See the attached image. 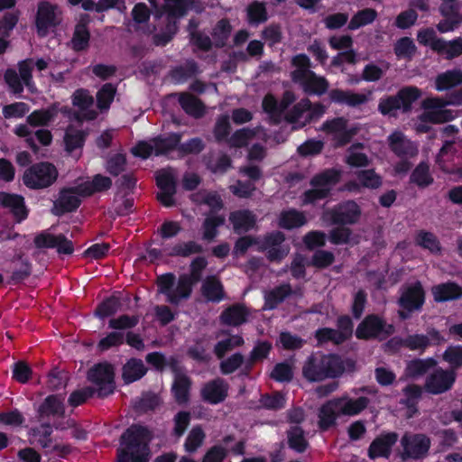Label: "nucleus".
Masks as SVG:
<instances>
[{
    "label": "nucleus",
    "mask_w": 462,
    "mask_h": 462,
    "mask_svg": "<svg viewBox=\"0 0 462 462\" xmlns=\"http://www.w3.org/2000/svg\"><path fill=\"white\" fill-rule=\"evenodd\" d=\"M352 365L350 360H343L336 355L315 353L304 362L302 374L309 382H320L340 376Z\"/></svg>",
    "instance_id": "1"
},
{
    "label": "nucleus",
    "mask_w": 462,
    "mask_h": 462,
    "mask_svg": "<svg viewBox=\"0 0 462 462\" xmlns=\"http://www.w3.org/2000/svg\"><path fill=\"white\" fill-rule=\"evenodd\" d=\"M369 400L361 396L351 398L347 394L334 398L324 403L319 410V426L326 430L336 424L340 416H356L363 411L368 405Z\"/></svg>",
    "instance_id": "2"
},
{
    "label": "nucleus",
    "mask_w": 462,
    "mask_h": 462,
    "mask_svg": "<svg viewBox=\"0 0 462 462\" xmlns=\"http://www.w3.org/2000/svg\"><path fill=\"white\" fill-rule=\"evenodd\" d=\"M151 440L149 430L142 426L130 427L121 437L117 462H148Z\"/></svg>",
    "instance_id": "3"
},
{
    "label": "nucleus",
    "mask_w": 462,
    "mask_h": 462,
    "mask_svg": "<svg viewBox=\"0 0 462 462\" xmlns=\"http://www.w3.org/2000/svg\"><path fill=\"white\" fill-rule=\"evenodd\" d=\"M194 0H149L155 12L160 15L167 14V24L163 32L153 35L156 45H165L177 32L174 18L183 16Z\"/></svg>",
    "instance_id": "4"
},
{
    "label": "nucleus",
    "mask_w": 462,
    "mask_h": 462,
    "mask_svg": "<svg viewBox=\"0 0 462 462\" xmlns=\"http://www.w3.org/2000/svg\"><path fill=\"white\" fill-rule=\"evenodd\" d=\"M336 148L343 147L360 131L357 124L350 122L345 116H336L327 119L319 127Z\"/></svg>",
    "instance_id": "5"
},
{
    "label": "nucleus",
    "mask_w": 462,
    "mask_h": 462,
    "mask_svg": "<svg viewBox=\"0 0 462 462\" xmlns=\"http://www.w3.org/2000/svg\"><path fill=\"white\" fill-rule=\"evenodd\" d=\"M157 284L159 292L164 294L171 304H178L180 300L188 299L193 286L187 274L180 276L176 282L175 276L171 273L160 276Z\"/></svg>",
    "instance_id": "6"
},
{
    "label": "nucleus",
    "mask_w": 462,
    "mask_h": 462,
    "mask_svg": "<svg viewBox=\"0 0 462 462\" xmlns=\"http://www.w3.org/2000/svg\"><path fill=\"white\" fill-rule=\"evenodd\" d=\"M420 95V90L416 87L404 88L396 96L381 98L378 104V110L383 116H393L400 109L407 112Z\"/></svg>",
    "instance_id": "7"
},
{
    "label": "nucleus",
    "mask_w": 462,
    "mask_h": 462,
    "mask_svg": "<svg viewBox=\"0 0 462 462\" xmlns=\"http://www.w3.org/2000/svg\"><path fill=\"white\" fill-rule=\"evenodd\" d=\"M341 171L337 169H328L315 175L311 180L313 188L304 193L303 203H312L324 199L332 187L339 181Z\"/></svg>",
    "instance_id": "8"
},
{
    "label": "nucleus",
    "mask_w": 462,
    "mask_h": 462,
    "mask_svg": "<svg viewBox=\"0 0 462 462\" xmlns=\"http://www.w3.org/2000/svg\"><path fill=\"white\" fill-rule=\"evenodd\" d=\"M57 177L58 171L54 165L49 162H40L24 171L23 181L30 189H44L51 186Z\"/></svg>",
    "instance_id": "9"
},
{
    "label": "nucleus",
    "mask_w": 462,
    "mask_h": 462,
    "mask_svg": "<svg viewBox=\"0 0 462 462\" xmlns=\"http://www.w3.org/2000/svg\"><path fill=\"white\" fill-rule=\"evenodd\" d=\"M449 106L448 98L428 97L422 101L425 112L420 116V120L433 124H442L452 121L457 116V112L446 109Z\"/></svg>",
    "instance_id": "10"
},
{
    "label": "nucleus",
    "mask_w": 462,
    "mask_h": 462,
    "mask_svg": "<svg viewBox=\"0 0 462 462\" xmlns=\"http://www.w3.org/2000/svg\"><path fill=\"white\" fill-rule=\"evenodd\" d=\"M61 21L62 13L58 5L46 1L38 4L35 24L39 36H46Z\"/></svg>",
    "instance_id": "11"
},
{
    "label": "nucleus",
    "mask_w": 462,
    "mask_h": 462,
    "mask_svg": "<svg viewBox=\"0 0 462 462\" xmlns=\"http://www.w3.org/2000/svg\"><path fill=\"white\" fill-rule=\"evenodd\" d=\"M180 141V135L172 134L166 138H154L148 142H140L132 149L134 155L143 159L152 154L160 155L173 149Z\"/></svg>",
    "instance_id": "12"
},
{
    "label": "nucleus",
    "mask_w": 462,
    "mask_h": 462,
    "mask_svg": "<svg viewBox=\"0 0 462 462\" xmlns=\"http://www.w3.org/2000/svg\"><path fill=\"white\" fill-rule=\"evenodd\" d=\"M89 382L94 385L92 389L98 396L104 397L114 392V369L109 364H98L91 368L88 374Z\"/></svg>",
    "instance_id": "13"
},
{
    "label": "nucleus",
    "mask_w": 462,
    "mask_h": 462,
    "mask_svg": "<svg viewBox=\"0 0 462 462\" xmlns=\"http://www.w3.org/2000/svg\"><path fill=\"white\" fill-rule=\"evenodd\" d=\"M326 113V106L320 103L311 104L308 98L297 103L287 114L289 122L299 124L300 126L306 123L319 119Z\"/></svg>",
    "instance_id": "14"
},
{
    "label": "nucleus",
    "mask_w": 462,
    "mask_h": 462,
    "mask_svg": "<svg viewBox=\"0 0 462 462\" xmlns=\"http://www.w3.org/2000/svg\"><path fill=\"white\" fill-rule=\"evenodd\" d=\"M424 303V291L420 282H415L402 289L399 299L401 310L399 315L402 319L410 317L414 310H420Z\"/></svg>",
    "instance_id": "15"
},
{
    "label": "nucleus",
    "mask_w": 462,
    "mask_h": 462,
    "mask_svg": "<svg viewBox=\"0 0 462 462\" xmlns=\"http://www.w3.org/2000/svg\"><path fill=\"white\" fill-rule=\"evenodd\" d=\"M393 332L392 325L386 324L375 315L367 316L357 327L356 335L358 338H384Z\"/></svg>",
    "instance_id": "16"
},
{
    "label": "nucleus",
    "mask_w": 462,
    "mask_h": 462,
    "mask_svg": "<svg viewBox=\"0 0 462 462\" xmlns=\"http://www.w3.org/2000/svg\"><path fill=\"white\" fill-rule=\"evenodd\" d=\"M292 80L299 83L303 90L310 94L321 96L328 91L329 84L328 80L321 76H318L313 71L294 70L291 73Z\"/></svg>",
    "instance_id": "17"
},
{
    "label": "nucleus",
    "mask_w": 462,
    "mask_h": 462,
    "mask_svg": "<svg viewBox=\"0 0 462 462\" xmlns=\"http://www.w3.org/2000/svg\"><path fill=\"white\" fill-rule=\"evenodd\" d=\"M157 185L160 192L157 198L165 207L173 205V195L176 192V173L172 169H165L157 172Z\"/></svg>",
    "instance_id": "18"
},
{
    "label": "nucleus",
    "mask_w": 462,
    "mask_h": 462,
    "mask_svg": "<svg viewBox=\"0 0 462 462\" xmlns=\"http://www.w3.org/2000/svg\"><path fill=\"white\" fill-rule=\"evenodd\" d=\"M403 455L408 457L420 458L425 456L430 448V440L423 434L406 433L401 440Z\"/></svg>",
    "instance_id": "19"
},
{
    "label": "nucleus",
    "mask_w": 462,
    "mask_h": 462,
    "mask_svg": "<svg viewBox=\"0 0 462 462\" xmlns=\"http://www.w3.org/2000/svg\"><path fill=\"white\" fill-rule=\"evenodd\" d=\"M361 216L359 206L352 200L339 204L333 209L326 212V217H329L335 224H355Z\"/></svg>",
    "instance_id": "20"
},
{
    "label": "nucleus",
    "mask_w": 462,
    "mask_h": 462,
    "mask_svg": "<svg viewBox=\"0 0 462 462\" xmlns=\"http://www.w3.org/2000/svg\"><path fill=\"white\" fill-rule=\"evenodd\" d=\"M456 380L454 371L435 370L428 376L425 383V389L432 394H439L449 390Z\"/></svg>",
    "instance_id": "21"
},
{
    "label": "nucleus",
    "mask_w": 462,
    "mask_h": 462,
    "mask_svg": "<svg viewBox=\"0 0 462 462\" xmlns=\"http://www.w3.org/2000/svg\"><path fill=\"white\" fill-rule=\"evenodd\" d=\"M229 385L222 378H216L206 383L201 390V398L210 403L217 404L226 400L228 395Z\"/></svg>",
    "instance_id": "22"
},
{
    "label": "nucleus",
    "mask_w": 462,
    "mask_h": 462,
    "mask_svg": "<svg viewBox=\"0 0 462 462\" xmlns=\"http://www.w3.org/2000/svg\"><path fill=\"white\" fill-rule=\"evenodd\" d=\"M34 244L39 248H56L59 254H70L73 253L72 243L63 235H52L43 232L34 239Z\"/></svg>",
    "instance_id": "23"
},
{
    "label": "nucleus",
    "mask_w": 462,
    "mask_h": 462,
    "mask_svg": "<svg viewBox=\"0 0 462 462\" xmlns=\"http://www.w3.org/2000/svg\"><path fill=\"white\" fill-rule=\"evenodd\" d=\"M388 144L391 151L402 158H411L418 153V145L400 131H395L388 136Z\"/></svg>",
    "instance_id": "24"
},
{
    "label": "nucleus",
    "mask_w": 462,
    "mask_h": 462,
    "mask_svg": "<svg viewBox=\"0 0 462 462\" xmlns=\"http://www.w3.org/2000/svg\"><path fill=\"white\" fill-rule=\"evenodd\" d=\"M430 340L439 342L442 338L438 331L432 329L428 332V336L419 334L410 335L403 339L393 338L389 342V344H395L398 346H405L411 350L423 351L430 346Z\"/></svg>",
    "instance_id": "25"
},
{
    "label": "nucleus",
    "mask_w": 462,
    "mask_h": 462,
    "mask_svg": "<svg viewBox=\"0 0 462 462\" xmlns=\"http://www.w3.org/2000/svg\"><path fill=\"white\" fill-rule=\"evenodd\" d=\"M79 185L75 188L65 189L60 191L59 198L54 202L53 213L61 215L75 210L80 204Z\"/></svg>",
    "instance_id": "26"
},
{
    "label": "nucleus",
    "mask_w": 462,
    "mask_h": 462,
    "mask_svg": "<svg viewBox=\"0 0 462 462\" xmlns=\"http://www.w3.org/2000/svg\"><path fill=\"white\" fill-rule=\"evenodd\" d=\"M266 142L268 139L267 133L261 126L254 128H243L236 131L228 139V143L231 147H244L254 139Z\"/></svg>",
    "instance_id": "27"
},
{
    "label": "nucleus",
    "mask_w": 462,
    "mask_h": 462,
    "mask_svg": "<svg viewBox=\"0 0 462 462\" xmlns=\"http://www.w3.org/2000/svg\"><path fill=\"white\" fill-rule=\"evenodd\" d=\"M283 241L284 236L280 231L273 232L264 238L263 246L264 250H267L270 260L280 261L288 254L290 249L287 245H282Z\"/></svg>",
    "instance_id": "28"
},
{
    "label": "nucleus",
    "mask_w": 462,
    "mask_h": 462,
    "mask_svg": "<svg viewBox=\"0 0 462 462\" xmlns=\"http://www.w3.org/2000/svg\"><path fill=\"white\" fill-rule=\"evenodd\" d=\"M72 103L79 109V117L85 120H92L97 117L94 108V100L88 91L78 89L73 94Z\"/></svg>",
    "instance_id": "29"
},
{
    "label": "nucleus",
    "mask_w": 462,
    "mask_h": 462,
    "mask_svg": "<svg viewBox=\"0 0 462 462\" xmlns=\"http://www.w3.org/2000/svg\"><path fill=\"white\" fill-rule=\"evenodd\" d=\"M328 96L332 102L346 105L352 107L361 106L366 103L369 99V94L356 93L350 90H343L339 88L332 89L328 93Z\"/></svg>",
    "instance_id": "30"
},
{
    "label": "nucleus",
    "mask_w": 462,
    "mask_h": 462,
    "mask_svg": "<svg viewBox=\"0 0 462 462\" xmlns=\"http://www.w3.org/2000/svg\"><path fill=\"white\" fill-rule=\"evenodd\" d=\"M133 22L129 24L130 30L140 31L144 34H151L155 27L147 23L150 19V12L144 4H137L132 10Z\"/></svg>",
    "instance_id": "31"
},
{
    "label": "nucleus",
    "mask_w": 462,
    "mask_h": 462,
    "mask_svg": "<svg viewBox=\"0 0 462 462\" xmlns=\"http://www.w3.org/2000/svg\"><path fill=\"white\" fill-rule=\"evenodd\" d=\"M357 180L349 181L345 185V189L355 192L359 190L360 187L368 189H377L382 184L381 177L374 170H364L357 172Z\"/></svg>",
    "instance_id": "32"
},
{
    "label": "nucleus",
    "mask_w": 462,
    "mask_h": 462,
    "mask_svg": "<svg viewBox=\"0 0 462 462\" xmlns=\"http://www.w3.org/2000/svg\"><path fill=\"white\" fill-rule=\"evenodd\" d=\"M398 439L395 433H386L376 438L370 445L368 454L371 458L385 457L391 453L392 447L396 443Z\"/></svg>",
    "instance_id": "33"
},
{
    "label": "nucleus",
    "mask_w": 462,
    "mask_h": 462,
    "mask_svg": "<svg viewBox=\"0 0 462 462\" xmlns=\"http://www.w3.org/2000/svg\"><path fill=\"white\" fill-rule=\"evenodd\" d=\"M0 205L10 209L18 222L27 217V210L22 196L0 192Z\"/></svg>",
    "instance_id": "34"
},
{
    "label": "nucleus",
    "mask_w": 462,
    "mask_h": 462,
    "mask_svg": "<svg viewBox=\"0 0 462 462\" xmlns=\"http://www.w3.org/2000/svg\"><path fill=\"white\" fill-rule=\"evenodd\" d=\"M372 159L365 152L361 143H353L346 152L345 162L350 167L364 168L370 165Z\"/></svg>",
    "instance_id": "35"
},
{
    "label": "nucleus",
    "mask_w": 462,
    "mask_h": 462,
    "mask_svg": "<svg viewBox=\"0 0 462 462\" xmlns=\"http://www.w3.org/2000/svg\"><path fill=\"white\" fill-rule=\"evenodd\" d=\"M201 294L208 301L219 302L225 297L221 282L216 276H208L202 282Z\"/></svg>",
    "instance_id": "36"
},
{
    "label": "nucleus",
    "mask_w": 462,
    "mask_h": 462,
    "mask_svg": "<svg viewBox=\"0 0 462 462\" xmlns=\"http://www.w3.org/2000/svg\"><path fill=\"white\" fill-rule=\"evenodd\" d=\"M229 221L233 225L234 231L241 234L253 228L256 218L251 211L244 209L232 212L229 216Z\"/></svg>",
    "instance_id": "37"
},
{
    "label": "nucleus",
    "mask_w": 462,
    "mask_h": 462,
    "mask_svg": "<svg viewBox=\"0 0 462 462\" xmlns=\"http://www.w3.org/2000/svg\"><path fill=\"white\" fill-rule=\"evenodd\" d=\"M112 186V180L109 177L97 174L91 180H87L79 184V192L82 197L91 196L96 192H103L109 189Z\"/></svg>",
    "instance_id": "38"
},
{
    "label": "nucleus",
    "mask_w": 462,
    "mask_h": 462,
    "mask_svg": "<svg viewBox=\"0 0 462 462\" xmlns=\"http://www.w3.org/2000/svg\"><path fill=\"white\" fill-rule=\"evenodd\" d=\"M432 294L439 302L452 300L462 296V288L454 282L442 283L432 288Z\"/></svg>",
    "instance_id": "39"
},
{
    "label": "nucleus",
    "mask_w": 462,
    "mask_h": 462,
    "mask_svg": "<svg viewBox=\"0 0 462 462\" xmlns=\"http://www.w3.org/2000/svg\"><path fill=\"white\" fill-rule=\"evenodd\" d=\"M247 310L243 305H233L224 310L220 316L222 323L228 326H239L246 321Z\"/></svg>",
    "instance_id": "40"
},
{
    "label": "nucleus",
    "mask_w": 462,
    "mask_h": 462,
    "mask_svg": "<svg viewBox=\"0 0 462 462\" xmlns=\"http://www.w3.org/2000/svg\"><path fill=\"white\" fill-rule=\"evenodd\" d=\"M146 374L144 364L140 359L132 358L123 367L122 377L126 383L141 379Z\"/></svg>",
    "instance_id": "41"
},
{
    "label": "nucleus",
    "mask_w": 462,
    "mask_h": 462,
    "mask_svg": "<svg viewBox=\"0 0 462 462\" xmlns=\"http://www.w3.org/2000/svg\"><path fill=\"white\" fill-rule=\"evenodd\" d=\"M291 293V289L289 284H282L276 287L264 294V310H273L282 302L286 297Z\"/></svg>",
    "instance_id": "42"
},
{
    "label": "nucleus",
    "mask_w": 462,
    "mask_h": 462,
    "mask_svg": "<svg viewBox=\"0 0 462 462\" xmlns=\"http://www.w3.org/2000/svg\"><path fill=\"white\" fill-rule=\"evenodd\" d=\"M462 83V72L459 69L448 70L439 74L435 80V88L444 91Z\"/></svg>",
    "instance_id": "43"
},
{
    "label": "nucleus",
    "mask_w": 462,
    "mask_h": 462,
    "mask_svg": "<svg viewBox=\"0 0 462 462\" xmlns=\"http://www.w3.org/2000/svg\"><path fill=\"white\" fill-rule=\"evenodd\" d=\"M435 51L445 55L447 59L457 57L462 54V38L449 42L440 39L435 43Z\"/></svg>",
    "instance_id": "44"
},
{
    "label": "nucleus",
    "mask_w": 462,
    "mask_h": 462,
    "mask_svg": "<svg viewBox=\"0 0 462 462\" xmlns=\"http://www.w3.org/2000/svg\"><path fill=\"white\" fill-rule=\"evenodd\" d=\"M180 103L181 107L189 115L194 117H200L204 114V106L201 102L194 96L190 94H181L180 96Z\"/></svg>",
    "instance_id": "45"
},
{
    "label": "nucleus",
    "mask_w": 462,
    "mask_h": 462,
    "mask_svg": "<svg viewBox=\"0 0 462 462\" xmlns=\"http://www.w3.org/2000/svg\"><path fill=\"white\" fill-rule=\"evenodd\" d=\"M306 223V218L301 212L295 209L283 211L280 216V226L287 229L299 227Z\"/></svg>",
    "instance_id": "46"
},
{
    "label": "nucleus",
    "mask_w": 462,
    "mask_h": 462,
    "mask_svg": "<svg viewBox=\"0 0 462 462\" xmlns=\"http://www.w3.org/2000/svg\"><path fill=\"white\" fill-rule=\"evenodd\" d=\"M64 412L63 399L56 395L49 396L40 407L43 416L58 415Z\"/></svg>",
    "instance_id": "47"
},
{
    "label": "nucleus",
    "mask_w": 462,
    "mask_h": 462,
    "mask_svg": "<svg viewBox=\"0 0 462 462\" xmlns=\"http://www.w3.org/2000/svg\"><path fill=\"white\" fill-rule=\"evenodd\" d=\"M225 223L223 216H209L203 223V239L212 241L217 236V227Z\"/></svg>",
    "instance_id": "48"
},
{
    "label": "nucleus",
    "mask_w": 462,
    "mask_h": 462,
    "mask_svg": "<svg viewBox=\"0 0 462 462\" xmlns=\"http://www.w3.org/2000/svg\"><path fill=\"white\" fill-rule=\"evenodd\" d=\"M376 16V11L372 8H365L361 10L352 17L348 24V28L350 30H356L361 26L369 24L375 20Z\"/></svg>",
    "instance_id": "49"
},
{
    "label": "nucleus",
    "mask_w": 462,
    "mask_h": 462,
    "mask_svg": "<svg viewBox=\"0 0 462 462\" xmlns=\"http://www.w3.org/2000/svg\"><path fill=\"white\" fill-rule=\"evenodd\" d=\"M85 134L82 131L69 127L64 136L66 150L69 152L80 148L84 143Z\"/></svg>",
    "instance_id": "50"
},
{
    "label": "nucleus",
    "mask_w": 462,
    "mask_h": 462,
    "mask_svg": "<svg viewBox=\"0 0 462 462\" xmlns=\"http://www.w3.org/2000/svg\"><path fill=\"white\" fill-rule=\"evenodd\" d=\"M434 364L432 359L411 361L405 370L406 375L409 377H419L424 374Z\"/></svg>",
    "instance_id": "51"
},
{
    "label": "nucleus",
    "mask_w": 462,
    "mask_h": 462,
    "mask_svg": "<svg viewBox=\"0 0 462 462\" xmlns=\"http://www.w3.org/2000/svg\"><path fill=\"white\" fill-rule=\"evenodd\" d=\"M411 180L420 187H426L432 183L433 178L430 173L429 165L426 163H420L411 176Z\"/></svg>",
    "instance_id": "52"
},
{
    "label": "nucleus",
    "mask_w": 462,
    "mask_h": 462,
    "mask_svg": "<svg viewBox=\"0 0 462 462\" xmlns=\"http://www.w3.org/2000/svg\"><path fill=\"white\" fill-rule=\"evenodd\" d=\"M55 114L54 108L36 110L27 117V122L32 126L46 125L53 119Z\"/></svg>",
    "instance_id": "53"
},
{
    "label": "nucleus",
    "mask_w": 462,
    "mask_h": 462,
    "mask_svg": "<svg viewBox=\"0 0 462 462\" xmlns=\"http://www.w3.org/2000/svg\"><path fill=\"white\" fill-rule=\"evenodd\" d=\"M197 202L208 205L213 211L222 208L223 203L220 196L212 191H200L194 195Z\"/></svg>",
    "instance_id": "54"
},
{
    "label": "nucleus",
    "mask_w": 462,
    "mask_h": 462,
    "mask_svg": "<svg viewBox=\"0 0 462 462\" xmlns=\"http://www.w3.org/2000/svg\"><path fill=\"white\" fill-rule=\"evenodd\" d=\"M205 439V433L199 426H195L189 431L184 447L186 451L194 452L196 451L203 443Z\"/></svg>",
    "instance_id": "55"
},
{
    "label": "nucleus",
    "mask_w": 462,
    "mask_h": 462,
    "mask_svg": "<svg viewBox=\"0 0 462 462\" xmlns=\"http://www.w3.org/2000/svg\"><path fill=\"white\" fill-rule=\"evenodd\" d=\"M190 382L186 376H178L172 385V391L176 401L184 403L188 401L189 388Z\"/></svg>",
    "instance_id": "56"
},
{
    "label": "nucleus",
    "mask_w": 462,
    "mask_h": 462,
    "mask_svg": "<svg viewBox=\"0 0 462 462\" xmlns=\"http://www.w3.org/2000/svg\"><path fill=\"white\" fill-rule=\"evenodd\" d=\"M402 393L404 395L402 402L409 407L411 413H414V405L419 401L422 393L421 387L416 384H408L402 390ZM410 416H411V414H410Z\"/></svg>",
    "instance_id": "57"
},
{
    "label": "nucleus",
    "mask_w": 462,
    "mask_h": 462,
    "mask_svg": "<svg viewBox=\"0 0 462 462\" xmlns=\"http://www.w3.org/2000/svg\"><path fill=\"white\" fill-rule=\"evenodd\" d=\"M116 88L112 84H105L97 94V106L100 110L107 109L112 103L115 94Z\"/></svg>",
    "instance_id": "58"
},
{
    "label": "nucleus",
    "mask_w": 462,
    "mask_h": 462,
    "mask_svg": "<svg viewBox=\"0 0 462 462\" xmlns=\"http://www.w3.org/2000/svg\"><path fill=\"white\" fill-rule=\"evenodd\" d=\"M243 344L244 339L240 336H231L224 340L219 341L216 345L215 354L218 358H222L226 352Z\"/></svg>",
    "instance_id": "59"
},
{
    "label": "nucleus",
    "mask_w": 462,
    "mask_h": 462,
    "mask_svg": "<svg viewBox=\"0 0 462 462\" xmlns=\"http://www.w3.org/2000/svg\"><path fill=\"white\" fill-rule=\"evenodd\" d=\"M247 17L251 23H260L267 20L264 4L254 2L247 7Z\"/></svg>",
    "instance_id": "60"
},
{
    "label": "nucleus",
    "mask_w": 462,
    "mask_h": 462,
    "mask_svg": "<svg viewBox=\"0 0 462 462\" xmlns=\"http://www.w3.org/2000/svg\"><path fill=\"white\" fill-rule=\"evenodd\" d=\"M289 445L298 452H303L307 448V441L303 430L299 427H293L288 434Z\"/></svg>",
    "instance_id": "61"
},
{
    "label": "nucleus",
    "mask_w": 462,
    "mask_h": 462,
    "mask_svg": "<svg viewBox=\"0 0 462 462\" xmlns=\"http://www.w3.org/2000/svg\"><path fill=\"white\" fill-rule=\"evenodd\" d=\"M14 273L13 279L23 280L31 273V264L26 258L19 254L13 260Z\"/></svg>",
    "instance_id": "62"
},
{
    "label": "nucleus",
    "mask_w": 462,
    "mask_h": 462,
    "mask_svg": "<svg viewBox=\"0 0 462 462\" xmlns=\"http://www.w3.org/2000/svg\"><path fill=\"white\" fill-rule=\"evenodd\" d=\"M89 32L84 23H79L75 28L72 39V46L75 50L80 51L85 49L88 44Z\"/></svg>",
    "instance_id": "63"
},
{
    "label": "nucleus",
    "mask_w": 462,
    "mask_h": 462,
    "mask_svg": "<svg viewBox=\"0 0 462 462\" xmlns=\"http://www.w3.org/2000/svg\"><path fill=\"white\" fill-rule=\"evenodd\" d=\"M416 51L413 41L408 37L400 39L394 47V52L399 58H411Z\"/></svg>",
    "instance_id": "64"
}]
</instances>
